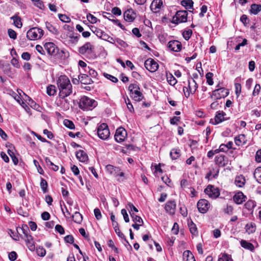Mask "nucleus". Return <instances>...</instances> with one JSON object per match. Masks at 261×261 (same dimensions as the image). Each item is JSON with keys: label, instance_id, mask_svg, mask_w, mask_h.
I'll return each instance as SVG.
<instances>
[{"label": "nucleus", "instance_id": "obj_1", "mask_svg": "<svg viewBox=\"0 0 261 261\" xmlns=\"http://www.w3.org/2000/svg\"><path fill=\"white\" fill-rule=\"evenodd\" d=\"M59 90V96L61 99H64L70 95L72 92V85L68 77L66 75L60 76L57 81Z\"/></svg>", "mask_w": 261, "mask_h": 261}, {"label": "nucleus", "instance_id": "obj_2", "mask_svg": "<svg viewBox=\"0 0 261 261\" xmlns=\"http://www.w3.org/2000/svg\"><path fill=\"white\" fill-rule=\"evenodd\" d=\"M97 105V103L94 99L84 96L80 99L79 107L84 110H89L93 109Z\"/></svg>", "mask_w": 261, "mask_h": 261}, {"label": "nucleus", "instance_id": "obj_3", "mask_svg": "<svg viewBox=\"0 0 261 261\" xmlns=\"http://www.w3.org/2000/svg\"><path fill=\"white\" fill-rule=\"evenodd\" d=\"M130 96L136 101H140L143 98L142 93L140 91V87L137 83L131 84L128 87Z\"/></svg>", "mask_w": 261, "mask_h": 261}, {"label": "nucleus", "instance_id": "obj_4", "mask_svg": "<svg viewBox=\"0 0 261 261\" xmlns=\"http://www.w3.org/2000/svg\"><path fill=\"white\" fill-rule=\"evenodd\" d=\"M43 35V31L39 28L30 29L27 33V38L31 40L40 39Z\"/></svg>", "mask_w": 261, "mask_h": 261}, {"label": "nucleus", "instance_id": "obj_5", "mask_svg": "<svg viewBox=\"0 0 261 261\" xmlns=\"http://www.w3.org/2000/svg\"><path fill=\"white\" fill-rule=\"evenodd\" d=\"M218 89H215L212 92L211 98L214 100H218L222 98L227 96L229 94V91L224 88H219V85H217Z\"/></svg>", "mask_w": 261, "mask_h": 261}, {"label": "nucleus", "instance_id": "obj_6", "mask_svg": "<svg viewBox=\"0 0 261 261\" xmlns=\"http://www.w3.org/2000/svg\"><path fill=\"white\" fill-rule=\"evenodd\" d=\"M198 87V84L194 79H191L188 80V87H184L183 88L185 96L188 98L190 96L191 94H194Z\"/></svg>", "mask_w": 261, "mask_h": 261}, {"label": "nucleus", "instance_id": "obj_7", "mask_svg": "<svg viewBox=\"0 0 261 261\" xmlns=\"http://www.w3.org/2000/svg\"><path fill=\"white\" fill-rule=\"evenodd\" d=\"M187 16L188 12L186 10L177 11L172 18V22L175 24L185 22L187 21Z\"/></svg>", "mask_w": 261, "mask_h": 261}, {"label": "nucleus", "instance_id": "obj_8", "mask_svg": "<svg viewBox=\"0 0 261 261\" xmlns=\"http://www.w3.org/2000/svg\"><path fill=\"white\" fill-rule=\"evenodd\" d=\"M97 135L102 140H107L109 137L110 132L106 123H102L98 127Z\"/></svg>", "mask_w": 261, "mask_h": 261}, {"label": "nucleus", "instance_id": "obj_9", "mask_svg": "<svg viewBox=\"0 0 261 261\" xmlns=\"http://www.w3.org/2000/svg\"><path fill=\"white\" fill-rule=\"evenodd\" d=\"M205 193L212 199H216L220 195V192L217 188L209 185L204 190Z\"/></svg>", "mask_w": 261, "mask_h": 261}, {"label": "nucleus", "instance_id": "obj_10", "mask_svg": "<svg viewBox=\"0 0 261 261\" xmlns=\"http://www.w3.org/2000/svg\"><path fill=\"white\" fill-rule=\"evenodd\" d=\"M44 46L47 53L51 56L55 57L59 53V49L53 42H47Z\"/></svg>", "mask_w": 261, "mask_h": 261}, {"label": "nucleus", "instance_id": "obj_11", "mask_svg": "<svg viewBox=\"0 0 261 261\" xmlns=\"http://www.w3.org/2000/svg\"><path fill=\"white\" fill-rule=\"evenodd\" d=\"M94 48V46L91 43L87 42L80 47L79 51L80 54L83 55L87 56L93 53Z\"/></svg>", "mask_w": 261, "mask_h": 261}, {"label": "nucleus", "instance_id": "obj_12", "mask_svg": "<svg viewBox=\"0 0 261 261\" xmlns=\"http://www.w3.org/2000/svg\"><path fill=\"white\" fill-rule=\"evenodd\" d=\"M144 66L151 72L156 71L159 68L158 63L151 58L148 59L145 61Z\"/></svg>", "mask_w": 261, "mask_h": 261}, {"label": "nucleus", "instance_id": "obj_13", "mask_svg": "<svg viewBox=\"0 0 261 261\" xmlns=\"http://www.w3.org/2000/svg\"><path fill=\"white\" fill-rule=\"evenodd\" d=\"M197 207L200 213L205 214L208 210L210 203L205 199H200L197 202Z\"/></svg>", "mask_w": 261, "mask_h": 261}, {"label": "nucleus", "instance_id": "obj_14", "mask_svg": "<svg viewBox=\"0 0 261 261\" xmlns=\"http://www.w3.org/2000/svg\"><path fill=\"white\" fill-rule=\"evenodd\" d=\"M127 136V132L123 127H119L116 129L115 139L118 142H121L124 141Z\"/></svg>", "mask_w": 261, "mask_h": 261}, {"label": "nucleus", "instance_id": "obj_15", "mask_svg": "<svg viewBox=\"0 0 261 261\" xmlns=\"http://www.w3.org/2000/svg\"><path fill=\"white\" fill-rule=\"evenodd\" d=\"M168 47L172 51L178 52L181 49L182 45L177 40H172L168 42Z\"/></svg>", "mask_w": 261, "mask_h": 261}, {"label": "nucleus", "instance_id": "obj_16", "mask_svg": "<svg viewBox=\"0 0 261 261\" xmlns=\"http://www.w3.org/2000/svg\"><path fill=\"white\" fill-rule=\"evenodd\" d=\"M176 206L175 201H168L165 204V209L169 214L173 215L175 214Z\"/></svg>", "mask_w": 261, "mask_h": 261}, {"label": "nucleus", "instance_id": "obj_17", "mask_svg": "<svg viewBox=\"0 0 261 261\" xmlns=\"http://www.w3.org/2000/svg\"><path fill=\"white\" fill-rule=\"evenodd\" d=\"M226 115V113L223 111L217 112L215 117V123L214 124H217L222 122L224 121L229 119V118H226L225 117Z\"/></svg>", "mask_w": 261, "mask_h": 261}, {"label": "nucleus", "instance_id": "obj_18", "mask_svg": "<svg viewBox=\"0 0 261 261\" xmlns=\"http://www.w3.org/2000/svg\"><path fill=\"white\" fill-rule=\"evenodd\" d=\"M246 196L244 195L242 192L237 193L233 196V200L237 204H241L243 203L246 201Z\"/></svg>", "mask_w": 261, "mask_h": 261}, {"label": "nucleus", "instance_id": "obj_19", "mask_svg": "<svg viewBox=\"0 0 261 261\" xmlns=\"http://www.w3.org/2000/svg\"><path fill=\"white\" fill-rule=\"evenodd\" d=\"M215 162L217 165L220 167L225 166L227 164V158L222 155H217L215 157Z\"/></svg>", "mask_w": 261, "mask_h": 261}, {"label": "nucleus", "instance_id": "obj_20", "mask_svg": "<svg viewBox=\"0 0 261 261\" xmlns=\"http://www.w3.org/2000/svg\"><path fill=\"white\" fill-rule=\"evenodd\" d=\"M24 239L26 242L28 249L31 251H34L36 247L35 242L33 241V237L32 236H27V237Z\"/></svg>", "mask_w": 261, "mask_h": 261}, {"label": "nucleus", "instance_id": "obj_21", "mask_svg": "<svg viewBox=\"0 0 261 261\" xmlns=\"http://www.w3.org/2000/svg\"><path fill=\"white\" fill-rule=\"evenodd\" d=\"M163 5V2L162 0H153L151 4L150 9L154 12H159V10Z\"/></svg>", "mask_w": 261, "mask_h": 261}, {"label": "nucleus", "instance_id": "obj_22", "mask_svg": "<svg viewBox=\"0 0 261 261\" xmlns=\"http://www.w3.org/2000/svg\"><path fill=\"white\" fill-rule=\"evenodd\" d=\"M78 77L82 84L88 85L93 83V81L87 73H81Z\"/></svg>", "mask_w": 261, "mask_h": 261}, {"label": "nucleus", "instance_id": "obj_23", "mask_svg": "<svg viewBox=\"0 0 261 261\" xmlns=\"http://www.w3.org/2000/svg\"><path fill=\"white\" fill-rule=\"evenodd\" d=\"M92 31L98 37L103 40H108L110 38L108 34H106L105 32L99 29L95 28L94 30H92Z\"/></svg>", "mask_w": 261, "mask_h": 261}, {"label": "nucleus", "instance_id": "obj_24", "mask_svg": "<svg viewBox=\"0 0 261 261\" xmlns=\"http://www.w3.org/2000/svg\"><path fill=\"white\" fill-rule=\"evenodd\" d=\"M123 16L125 21L132 22L135 18V14L134 13L132 10H127L124 12Z\"/></svg>", "mask_w": 261, "mask_h": 261}, {"label": "nucleus", "instance_id": "obj_25", "mask_svg": "<svg viewBox=\"0 0 261 261\" xmlns=\"http://www.w3.org/2000/svg\"><path fill=\"white\" fill-rule=\"evenodd\" d=\"M246 141V137L244 134H240L234 138V142L238 146L245 144Z\"/></svg>", "mask_w": 261, "mask_h": 261}, {"label": "nucleus", "instance_id": "obj_26", "mask_svg": "<svg viewBox=\"0 0 261 261\" xmlns=\"http://www.w3.org/2000/svg\"><path fill=\"white\" fill-rule=\"evenodd\" d=\"M76 156L79 161L82 162H85L88 159V156L87 153L82 150H80L76 152Z\"/></svg>", "mask_w": 261, "mask_h": 261}, {"label": "nucleus", "instance_id": "obj_27", "mask_svg": "<svg viewBox=\"0 0 261 261\" xmlns=\"http://www.w3.org/2000/svg\"><path fill=\"white\" fill-rule=\"evenodd\" d=\"M240 244L241 246L246 249H248L251 251L254 250V247L253 244L246 240H241Z\"/></svg>", "mask_w": 261, "mask_h": 261}, {"label": "nucleus", "instance_id": "obj_28", "mask_svg": "<svg viewBox=\"0 0 261 261\" xmlns=\"http://www.w3.org/2000/svg\"><path fill=\"white\" fill-rule=\"evenodd\" d=\"M245 177L243 175H240L236 177L235 184L237 187L242 188L245 185Z\"/></svg>", "mask_w": 261, "mask_h": 261}, {"label": "nucleus", "instance_id": "obj_29", "mask_svg": "<svg viewBox=\"0 0 261 261\" xmlns=\"http://www.w3.org/2000/svg\"><path fill=\"white\" fill-rule=\"evenodd\" d=\"M166 79L168 84L171 86L175 85L177 82L174 76L169 72H166Z\"/></svg>", "mask_w": 261, "mask_h": 261}, {"label": "nucleus", "instance_id": "obj_30", "mask_svg": "<svg viewBox=\"0 0 261 261\" xmlns=\"http://www.w3.org/2000/svg\"><path fill=\"white\" fill-rule=\"evenodd\" d=\"M261 11V5L260 4H252L251 6L250 12L251 14L256 15Z\"/></svg>", "mask_w": 261, "mask_h": 261}, {"label": "nucleus", "instance_id": "obj_31", "mask_svg": "<svg viewBox=\"0 0 261 261\" xmlns=\"http://www.w3.org/2000/svg\"><path fill=\"white\" fill-rule=\"evenodd\" d=\"M183 256L184 259H185V257H187L185 261H196L193 254L189 250L185 251L183 253Z\"/></svg>", "mask_w": 261, "mask_h": 261}, {"label": "nucleus", "instance_id": "obj_32", "mask_svg": "<svg viewBox=\"0 0 261 261\" xmlns=\"http://www.w3.org/2000/svg\"><path fill=\"white\" fill-rule=\"evenodd\" d=\"M106 171L109 174L113 176L114 174H116L115 171L118 170V167H115L112 165L109 164V165H107L106 166Z\"/></svg>", "mask_w": 261, "mask_h": 261}, {"label": "nucleus", "instance_id": "obj_33", "mask_svg": "<svg viewBox=\"0 0 261 261\" xmlns=\"http://www.w3.org/2000/svg\"><path fill=\"white\" fill-rule=\"evenodd\" d=\"M188 226L191 233L193 235H196L198 233L197 228L196 225L192 220L188 222Z\"/></svg>", "mask_w": 261, "mask_h": 261}, {"label": "nucleus", "instance_id": "obj_34", "mask_svg": "<svg viewBox=\"0 0 261 261\" xmlns=\"http://www.w3.org/2000/svg\"><path fill=\"white\" fill-rule=\"evenodd\" d=\"M45 161L47 166L51 168L54 171H56L59 170L58 166L54 164L48 158H45Z\"/></svg>", "mask_w": 261, "mask_h": 261}, {"label": "nucleus", "instance_id": "obj_35", "mask_svg": "<svg viewBox=\"0 0 261 261\" xmlns=\"http://www.w3.org/2000/svg\"><path fill=\"white\" fill-rule=\"evenodd\" d=\"M255 225L252 223H249L246 225V231L248 233H252L255 231Z\"/></svg>", "mask_w": 261, "mask_h": 261}, {"label": "nucleus", "instance_id": "obj_36", "mask_svg": "<svg viewBox=\"0 0 261 261\" xmlns=\"http://www.w3.org/2000/svg\"><path fill=\"white\" fill-rule=\"evenodd\" d=\"M170 156L172 160H176L180 155V150L178 149H172L170 153Z\"/></svg>", "mask_w": 261, "mask_h": 261}, {"label": "nucleus", "instance_id": "obj_37", "mask_svg": "<svg viewBox=\"0 0 261 261\" xmlns=\"http://www.w3.org/2000/svg\"><path fill=\"white\" fill-rule=\"evenodd\" d=\"M254 177L258 183L261 184V167H258L255 170Z\"/></svg>", "mask_w": 261, "mask_h": 261}, {"label": "nucleus", "instance_id": "obj_38", "mask_svg": "<svg viewBox=\"0 0 261 261\" xmlns=\"http://www.w3.org/2000/svg\"><path fill=\"white\" fill-rule=\"evenodd\" d=\"M56 88L55 86L50 85L47 87L46 93L49 96H54L56 93Z\"/></svg>", "mask_w": 261, "mask_h": 261}, {"label": "nucleus", "instance_id": "obj_39", "mask_svg": "<svg viewBox=\"0 0 261 261\" xmlns=\"http://www.w3.org/2000/svg\"><path fill=\"white\" fill-rule=\"evenodd\" d=\"M193 4L192 0H182L181 2V5L185 7L186 9L192 8Z\"/></svg>", "mask_w": 261, "mask_h": 261}, {"label": "nucleus", "instance_id": "obj_40", "mask_svg": "<svg viewBox=\"0 0 261 261\" xmlns=\"http://www.w3.org/2000/svg\"><path fill=\"white\" fill-rule=\"evenodd\" d=\"M72 218L74 222L77 223H81L83 220L82 215L77 212L74 213V215L72 216Z\"/></svg>", "mask_w": 261, "mask_h": 261}, {"label": "nucleus", "instance_id": "obj_41", "mask_svg": "<svg viewBox=\"0 0 261 261\" xmlns=\"http://www.w3.org/2000/svg\"><path fill=\"white\" fill-rule=\"evenodd\" d=\"M37 255L40 257H44L46 254L45 249L42 246H39L35 248Z\"/></svg>", "mask_w": 261, "mask_h": 261}, {"label": "nucleus", "instance_id": "obj_42", "mask_svg": "<svg viewBox=\"0 0 261 261\" xmlns=\"http://www.w3.org/2000/svg\"><path fill=\"white\" fill-rule=\"evenodd\" d=\"M47 187L48 184L46 180L43 178H41L40 187L44 193H45L47 192Z\"/></svg>", "mask_w": 261, "mask_h": 261}, {"label": "nucleus", "instance_id": "obj_43", "mask_svg": "<svg viewBox=\"0 0 261 261\" xmlns=\"http://www.w3.org/2000/svg\"><path fill=\"white\" fill-rule=\"evenodd\" d=\"M11 19L13 20L14 25L18 28H21L22 24L21 21V19L18 16H13Z\"/></svg>", "mask_w": 261, "mask_h": 261}, {"label": "nucleus", "instance_id": "obj_44", "mask_svg": "<svg viewBox=\"0 0 261 261\" xmlns=\"http://www.w3.org/2000/svg\"><path fill=\"white\" fill-rule=\"evenodd\" d=\"M130 214L134 222L135 223L138 222V223H140V224H143V220L140 217L135 215L133 213H132L131 212H130Z\"/></svg>", "mask_w": 261, "mask_h": 261}, {"label": "nucleus", "instance_id": "obj_45", "mask_svg": "<svg viewBox=\"0 0 261 261\" xmlns=\"http://www.w3.org/2000/svg\"><path fill=\"white\" fill-rule=\"evenodd\" d=\"M213 73L212 72H207L205 75L206 82L209 85H213L214 84L213 80Z\"/></svg>", "mask_w": 261, "mask_h": 261}, {"label": "nucleus", "instance_id": "obj_46", "mask_svg": "<svg viewBox=\"0 0 261 261\" xmlns=\"http://www.w3.org/2000/svg\"><path fill=\"white\" fill-rule=\"evenodd\" d=\"M63 123L66 127L69 129H72L74 128V124L72 121L68 119H65L63 121Z\"/></svg>", "mask_w": 261, "mask_h": 261}, {"label": "nucleus", "instance_id": "obj_47", "mask_svg": "<svg viewBox=\"0 0 261 261\" xmlns=\"http://www.w3.org/2000/svg\"><path fill=\"white\" fill-rule=\"evenodd\" d=\"M58 17L64 22H69L71 21L70 18L65 14H59Z\"/></svg>", "mask_w": 261, "mask_h": 261}, {"label": "nucleus", "instance_id": "obj_48", "mask_svg": "<svg viewBox=\"0 0 261 261\" xmlns=\"http://www.w3.org/2000/svg\"><path fill=\"white\" fill-rule=\"evenodd\" d=\"M192 34V31L191 30H188L187 31H185L182 33V36L186 40H188Z\"/></svg>", "mask_w": 261, "mask_h": 261}, {"label": "nucleus", "instance_id": "obj_49", "mask_svg": "<svg viewBox=\"0 0 261 261\" xmlns=\"http://www.w3.org/2000/svg\"><path fill=\"white\" fill-rule=\"evenodd\" d=\"M87 19L91 23H95L97 21V18L90 13L87 15Z\"/></svg>", "mask_w": 261, "mask_h": 261}, {"label": "nucleus", "instance_id": "obj_50", "mask_svg": "<svg viewBox=\"0 0 261 261\" xmlns=\"http://www.w3.org/2000/svg\"><path fill=\"white\" fill-rule=\"evenodd\" d=\"M218 261H232V259L229 255L222 254L219 258Z\"/></svg>", "mask_w": 261, "mask_h": 261}, {"label": "nucleus", "instance_id": "obj_51", "mask_svg": "<svg viewBox=\"0 0 261 261\" xmlns=\"http://www.w3.org/2000/svg\"><path fill=\"white\" fill-rule=\"evenodd\" d=\"M233 208L231 205L227 204L226 207L224 208V212L228 215H232L233 213Z\"/></svg>", "mask_w": 261, "mask_h": 261}, {"label": "nucleus", "instance_id": "obj_52", "mask_svg": "<svg viewBox=\"0 0 261 261\" xmlns=\"http://www.w3.org/2000/svg\"><path fill=\"white\" fill-rule=\"evenodd\" d=\"M23 233V239H25L27 237V236H31L29 234L30 230L27 225H25L22 226V228H20Z\"/></svg>", "mask_w": 261, "mask_h": 261}, {"label": "nucleus", "instance_id": "obj_53", "mask_svg": "<svg viewBox=\"0 0 261 261\" xmlns=\"http://www.w3.org/2000/svg\"><path fill=\"white\" fill-rule=\"evenodd\" d=\"M103 75L105 77H106L107 79L110 80V81H111L112 82H113V83H117L118 82V79L117 77L111 75V74H109L108 73H103Z\"/></svg>", "mask_w": 261, "mask_h": 261}, {"label": "nucleus", "instance_id": "obj_54", "mask_svg": "<svg viewBox=\"0 0 261 261\" xmlns=\"http://www.w3.org/2000/svg\"><path fill=\"white\" fill-rule=\"evenodd\" d=\"M8 33L9 37L13 39H16L17 38V34L15 31L12 29H9L8 30Z\"/></svg>", "mask_w": 261, "mask_h": 261}, {"label": "nucleus", "instance_id": "obj_55", "mask_svg": "<svg viewBox=\"0 0 261 261\" xmlns=\"http://www.w3.org/2000/svg\"><path fill=\"white\" fill-rule=\"evenodd\" d=\"M46 27L47 30L51 33L56 34L57 32V30L50 23L46 22Z\"/></svg>", "mask_w": 261, "mask_h": 261}, {"label": "nucleus", "instance_id": "obj_56", "mask_svg": "<svg viewBox=\"0 0 261 261\" xmlns=\"http://www.w3.org/2000/svg\"><path fill=\"white\" fill-rule=\"evenodd\" d=\"M260 89L261 87L260 85L258 84H256L254 88L252 95L254 96L258 95L260 92Z\"/></svg>", "mask_w": 261, "mask_h": 261}, {"label": "nucleus", "instance_id": "obj_57", "mask_svg": "<svg viewBox=\"0 0 261 261\" xmlns=\"http://www.w3.org/2000/svg\"><path fill=\"white\" fill-rule=\"evenodd\" d=\"M245 206L248 210H251L254 208L255 205L253 201L249 200L245 203Z\"/></svg>", "mask_w": 261, "mask_h": 261}, {"label": "nucleus", "instance_id": "obj_58", "mask_svg": "<svg viewBox=\"0 0 261 261\" xmlns=\"http://www.w3.org/2000/svg\"><path fill=\"white\" fill-rule=\"evenodd\" d=\"M86 73H88L92 77H95L97 75V72L95 70L90 68L89 67H88L87 71Z\"/></svg>", "mask_w": 261, "mask_h": 261}, {"label": "nucleus", "instance_id": "obj_59", "mask_svg": "<svg viewBox=\"0 0 261 261\" xmlns=\"http://www.w3.org/2000/svg\"><path fill=\"white\" fill-rule=\"evenodd\" d=\"M94 215L97 220H100L102 216H101V212L99 208H95L94 210Z\"/></svg>", "mask_w": 261, "mask_h": 261}, {"label": "nucleus", "instance_id": "obj_60", "mask_svg": "<svg viewBox=\"0 0 261 261\" xmlns=\"http://www.w3.org/2000/svg\"><path fill=\"white\" fill-rule=\"evenodd\" d=\"M121 214L123 216V218H124L125 222L126 223L128 222L129 221V219L128 215L127 213L126 210L125 209H122L121 210Z\"/></svg>", "mask_w": 261, "mask_h": 261}, {"label": "nucleus", "instance_id": "obj_61", "mask_svg": "<svg viewBox=\"0 0 261 261\" xmlns=\"http://www.w3.org/2000/svg\"><path fill=\"white\" fill-rule=\"evenodd\" d=\"M64 240L66 243L73 244L74 242V238L72 235H67L64 237Z\"/></svg>", "mask_w": 261, "mask_h": 261}, {"label": "nucleus", "instance_id": "obj_62", "mask_svg": "<svg viewBox=\"0 0 261 261\" xmlns=\"http://www.w3.org/2000/svg\"><path fill=\"white\" fill-rule=\"evenodd\" d=\"M9 258L11 261H14L17 257V255L16 252L12 251L9 254Z\"/></svg>", "mask_w": 261, "mask_h": 261}, {"label": "nucleus", "instance_id": "obj_63", "mask_svg": "<svg viewBox=\"0 0 261 261\" xmlns=\"http://www.w3.org/2000/svg\"><path fill=\"white\" fill-rule=\"evenodd\" d=\"M35 6L37 7L40 9H42V7H44L43 3L40 0H31Z\"/></svg>", "mask_w": 261, "mask_h": 261}, {"label": "nucleus", "instance_id": "obj_64", "mask_svg": "<svg viewBox=\"0 0 261 261\" xmlns=\"http://www.w3.org/2000/svg\"><path fill=\"white\" fill-rule=\"evenodd\" d=\"M241 21L246 26L248 23L249 20L247 15H243L240 18Z\"/></svg>", "mask_w": 261, "mask_h": 261}]
</instances>
